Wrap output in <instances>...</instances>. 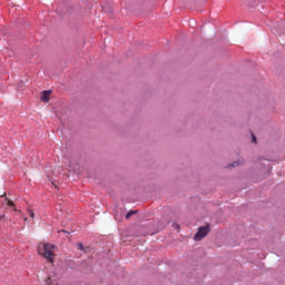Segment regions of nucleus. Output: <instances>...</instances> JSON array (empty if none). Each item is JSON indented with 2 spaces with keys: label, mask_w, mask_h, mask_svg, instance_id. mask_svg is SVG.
I'll return each instance as SVG.
<instances>
[{
  "label": "nucleus",
  "mask_w": 285,
  "mask_h": 285,
  "mask_svg": "<svg viewBox=\"0 0 285 285\" xmlns=\"http://www.w3.org/2000/svg\"><path fill=\"white\" fill-rule=\"evenodd\" d=\"M57 247L53 244L50 243H40L38 244L37 250L38 255L40 257H43L48 264L55 265V257H57V254H55V249Z\"/></svg>",
  "instance_id": "nucleus-1"
},
{
  "label": "nucleus",
  "mask_w": 285,
  "mask_h": 285,
  "mask_svg": "<svg viewBox=\"0 0 285 285\" xmlns=\"http://www.w3.org/2000/svg\"><path fill=\"white\" fill-rule=\"evenodd\" d=\"M210 233V225L207 224L206 226H202L198 228V232L195 234L194 239L195 242H202L206 235Z\"/></svg>",
  "instance_id": "nucleus-2"
},
{
  "label": "nucleus",
  "mask_w": 285,
  "mask_h": 285,
  "mask_svg": "<svg viewBox=\"0 0 285 285\" xmlns=\"http://www.w3.org/2000/svg\"><path fill=\"white\" fill-rule=\"evenodd\" d=\"M50 95H52L51 90L42 91L41 101H43L45 104H48V101H50Z\"/></svg>",
  "instance_id": "nucleus-3"
},
{
  "label": "nucleus",
  "mask_w": 285,
  "mask_h": 285,
  "mask_svg": "<svg viewBox=\"0 0 285 285\" xmlns=\"http://www.w3.org/2000/svg\"><path fill=\"white\" fill-rule=\"evenodd\" d=\"M46 285H59V283H57V281H53L52 277H47L45 281Z\"/></svg>",
  "instance_id": "nucleus-4"
},
{
  "label": "nucleus",
  "mask_w": 285,
  "mask_h": 285,
  "mask_svg": "<svg viewBox=\"0 0 285 285\" xmlns=\"http://www.w3.org/2000/svg\"><path fill=\"white\" fill-rule=\"evenodd\" d=\"M4 204H7V206H14V202L10 200L8 197H4Z\"/></svg>",
  "instance_id": "nucleus-5"
},
{
  "label": "nucleus",
  "mask_w": 285,
  "mask_h": 285,
  "mask_svg": "<svg viewBox=\"0 0 285 285\" xmlns=\"http://www.w3.org/2000/svg\"><path fill=\"white\" fill-rule=\"evenodd\" d=\"M137 210H130L129 213H127L126 215V219H130V216L136 215Z\"/></svg>",
  "instance_id": "nucleus-6"
},
{
  "label": "nucleus",
  "mask_w": 285,
  "mask_h": 285,
  "mask_svg": "<svg viewBox=\"0 0 285 285\" xmlns=\"http://www.w3.org/2000/svg\"><path fill=\"white\" fill-rule=\"evenodd\" d=\"M28 215L31 219H35V212L32 209H28Z\"/></svg>",
  "instance_id": "nucleus-7"
},
{
  "label": "nucleus",
  "mask_w": 285,
  "mask_h": 285,
  "mask_svg": "<svg viewBox=\"0 0 285 285\" xmlns=\"http://www.w3.org/2000/svg\"><path fill=\"white\" fill-rule=\"evenodd\" d=\"M77 246H78L79 250H83V244L78 243Z\"/></svg>",
  "instance_id": "nucleus-8"
},
{
  "label": "nucleus",
  "mask_w": 285,
  "mask_h": 285,
  "mask_svg": "<svg viewBox=\"0 0 285 285\" xmlns=\"http://www.w3.org/2000/svg\"><path fill=\"white\" fill-rule=\"evenodd\" d=\"M235 166H239V163H238V161H234V163L232 164V167L235 168Z\"/></svg>",
  "instance_id": "nucleus-9"
},
{
  "label": "nucleus",
  "mask_w": 285,
  "mask_h": 285,
  "mask_svg": "<svg viewBox=\"0 0 285 285\" xmlns=\"http://www.w3.org/2000/svg\"><path fill=\"white\" fill-rule=\"evenodd\" d=\"M253 142L257 144V138H255V135H253Z\"/></svg>",
  "instance_id": "nucleus-10"
},
{
  "label": "nucleus",
  "mask_w": 285,
  "mask_h": 285,
  "mask_svg": "<svg viewBox=\"0 0 285 285\" xmlns=\"http://www.w3.org/2000/svg\"><path fill=\"white\" fill-rule=\"evenodd\" d=\"M1 219H6V215H0V222Z\"/></svg>",
  "instance_id": "nucleus-11"
}]
</instances>
